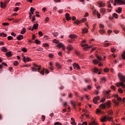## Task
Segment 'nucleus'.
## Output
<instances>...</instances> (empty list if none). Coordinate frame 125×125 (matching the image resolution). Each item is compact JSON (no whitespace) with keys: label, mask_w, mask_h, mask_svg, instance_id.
I'll list each match as a JSON object with an SVG mask.
<instances>
[{"label":"nucleus","mask_w":125,"mask_h":125,"mask_svg":"<svg viewBox=\"0 0 125 125\" xmlns=\"http://www.w3.org/2000/svg\"><path fill=\"white\" fill-rule=\"evenodd\" d=\"M118 78L119 80L121 81V82L117 83H116V86L119 87V86H122L123 88H125V77L124 76L122 73H118Z\"/></svg>","instance_id":"nucleus-1"},{"label":"nucleus","mask_w":125,"mask_h":125,"mask_svg":"<svg viewBox=\"0 0 125 125\" xmlns=\"http://www.w3.org/2000/svg\"><path fill=\"white\" fill-rule=\"evenodd\" d=\"M33 66L34 67L31 68V71H32V72H38V70L39 73H40V74L42 75V76L44 75V68H43V70L41 71L42 69L41 65H39L36 63H33Z\"/></svg>","instance_id":"nucleus-2"},{"label":"nucleus","mask_w":125,"mask_h":125,"mask_svg":"<svg viewBox=\"0 0 125 125\" xmlns=\"http://www.w3.org/2000/svg\"><path fill=\"white\" fill-rule=\"evenodd\" d=\"M106 121L112 122L113 121V117H109V116H105L101 120V122H106Z\"/></svg>","instance_id":"nucleus-3"},{"label":"nucleus","mask_w":125,"mask_h":125,"mask_svg":"<svg viewBox=\"0 0 125 125\" xmlns=\"http://www.w3.org/2000/svg\"><path fill=\"white\" fill-rule=\"evenodd\" d=\"M111 102L109 101L107 103H104V104H100L101 108H102L103 109H106V108H110L111 107Z\"/></svg>","instance_id":"nucleus-4"},{"label":"nucleus","mask_w":125,"mask_h":125,"mask_svg":"<svg viewBox=\"0 0 125 125\" xmlns=\"http://www.w3.org/2000/svg\"><path fill=\"white\" fill-rule=\"evenodd\" d=\"M86 21V19L83 18L82 19L81 21L79 20H76L74 21L75 24H77V25H79V24H81V23H83V22H85Z\"/></svg>","instance_id":"nucleus-5"},{"label":"nucleus","mask_w":125,"mask_h":125,"mask_svg":"<svg viewBox=\"0 0 125 125\" xmlns=\"http://www.w3.org/2000/svg\"><path fill=\"white\" fill-rule=\"evenodd\" d=\"M22 57H23V61L24 62V63H26L27 61H28V62H29V61H31V58L28 57H26L24 56H22Z\"/></svg>","instance_id":"nucleus-6"},{"label":"nucleus","mask_w":125,"mask_h":125,"mask_svg":"<svg viewBox=\"0 0 125 125\" xmlns=\"http://www.w3.org/2000/svg\"><path fill=\"white\" fill-rule=\"evenodd\" d=\"M100 99V97L99 96L97 97H95L94 99H93V102L94 103V104H97V101L99 100Z\"/></svg>","instance_id":"nucleus-7"},{"label":"nucleus","mask_w":125,"mask_h":125,"mask_svg":"<svg viewBox=\"0 0 125 125\" xmlns=\"http://www.w3.org/2000/svg\"><path fill=\"white\" fill-rule=\"evenodd\" d=\"M97 3L99 7H104V6H105V3L102 2V1L97 2Z\"/></svg>","instance_id":"nucleus-8"},{"label":"nucleus","mask_w":125,"mask_h":125,"mask_svg":"<svg viewBox=\"0 0 125 125\" xmlns=\"http://www.w3.org/2000/svg\"><path fill=\"white\" fill-rule=\"evenodd\" d=\"M57 46L58 47V48H60V47H62L63 50H65V46H64V45L62 44V43H59V44H58Z\"/></svg>","instance_id":"nucleus-9"},{"label":"nucleus","mask_w":125,"mask_h":125,"mask_svg":"<svg viewBox=\"0 0 125 125\" xmlns=\"http://www.w3.org/2000/svg\"><path fill=\"white\" fill-rule=\"evenodd\" d=\"M73 66L74 68H77V69H78V70H80V69H81V66H80L79 64H78L76 62H74L73 63Z\"/></svg>","instance_id":"nucleus-10"},{"label":"nucleus","mask_w":125,"mask_h":125,"mask_svg":"<svg viewBox=\"0 0 125 125\" xmlns=\"http://www.w3.org/2000/svg\"><path fill=\"white\" fill-rule=\"evenodd\" d=\"M84 42H85V40H83L82 41V42L81 43V46H82V47H86V46H88V44H84Z\"/></svg>","instance_id":"nucleus-11"},{"label":"nucleus","mask_w":125,"mask_h":125,"mask_svg":"<svg viewBox=\"0 0 125 125\" xmlns=\"http://www.w3.org/2000/svg\"><path fill=\"white\" fill-rule=\"evenodd\" d=\"M65 18L67 21H69V20H71V19H72V18L70 17V14L68 13H66Z\"/></svg>","instance_id":"nucleus-12"},{"label":"nucleus","mask_w":125,"mask_h":125,"mask_svg":"<svg viewBox=\"0 0 125 125\" xmlns=\"http://www.w3.org/2000/svg\"><path fill=\"white\" fill-rule=\"evenodd\" d=\"M6 4L7 3L5 2L4 3L2 2H0V7L1 8H5L6 7Z\"/></svg>","instance_id":"nucleus-13"},{"label":"nucleus","mask_w":125,"mask_h":125,"mask_svg":"<svg viewBox=\"0 0 125 125\" xmlns=\"http://www.w3.org/2000/svg\"><path fill=\"white\" fill-rule=\"evenodd\" d=\"M17 39L18 41H21V40H23L24 39V36L21 35H19L17 37Z\"/></svg>","instance_id":"nucleus-14"},{"label":"nucleus","mask_w":125,"mask_h":125,"mask_svg":"<svg viewBox=\"0 0 125 125\" xmlns=\"http://www.w3.org/2000/svg\"><path fill=\"white\" fill-rule=\"evenodd\" d=\"M67 49L68 51H71V50H73V46H72V45H68L67 46Z\"/></svg>","instance_id":"nucleus-15"},{"label":"nucleus","mask_w":125,"mask_h":125,"mask_svg":"<svg viewBox=\"0 0 125 125\" xmlns=\"http://www.w3.org/2000/svg\"><path fill=\"white\" fill-rule=\"evenodd\" d=\"M33 29L34 30H37L39 27V23H35L33 26Z\"/></svg>","instance_id":"nucleus-16"},{"label":"nucleus","mask_w":125,"mask_h":125,"mask_svg":"<svg viewBox=\"0 0 125 125\" xmlns=\"http://www.w3.org/2000/svg\"><path fill=\"white\" fill-rule=\"evenodd\" d=\"M6 56H7V57H11V56H12V54L11 53V52H6Z\"/></svg>","instance_id":"nucleus-17"},{"label":"nucleus","mask_w":125,"mask_h":125,"mask_svg":"<svg viewBox=\"0 0 125 125\" xmlns=\"http://www.w3.org/2000/svg\"><path fill=\"white\" fill-rule=\"evenodd\" d=\"M1 50L3 51V52H7V49L5 48V47L3 46L1 48Z\"/></svg>","instance_id":"nucleus-18"},{"label":"nucleus","mask_w":125,"mask_h":125,"mask_svg":"<svg viewBox=\"0 0 125 125\" xmlns=\"http://www.w3.org/2000/svg\"><path fill=\"white\" fill-rule=\"evenodd\" d=\"M88 30L87 28H84L83 29H82V33L83 34H86L87 33Z\"/></svg>","instance_id":"nucleus-19"},{"label":"nucleus","mask_w":125,"mask_h":125,"mask_svg":"<svg viewBox=\"0 0 125 125\" xmlns=\"http://www.w3.org/2000/svg\"><path fill=\"white\" fill-rule=\"evenodd\" d=\"M0 37H3V38H5V37H7V35L3 32L0 34Z\"/></svg>","instance_id":"nucleus-20"},{"label":"nucleus","mask_w":125,"mask_h":125,"mask_svg":"<svg viewBox=\"0 0 125 125\" xmlns=\"http://www.w3.org/2000/svg\"><path fill=\"white\" fill-rule=\"evenodd\" d=\"M116 12H117V13H120L121 12H122V8L121 7H118V9L116 10Z\"/></svg>","instance_id":"nucleus-21"},{"label":"nucleus","mask_w":125,"mask_h":125,"mask_svg":"<svg viewBox=\"0 0 125 125\" xmlns=\"http://www.w3.org/2000/svg\"><path fill=\"white\" fill-rule=\"evenodd\" d=\"M99 62V61L97 60H93V63H94V64L95 65H97V64H98V62Z\"/></svg>","instance_id":"nucleus-22"},{"label":"nucleus","mask_w":125,"mask_h":125,"mask_svg":"<svg viewBox=\"0 0 125 125\" xmlns=\"http://www.w3.org/2000/svg\"><path fill=\"white\" fill-rule=\"evenodd\" d=\"M25 33H26V28H23L21 32V35H24Z\"/></svg>","instance_id":"nucleus-23"},{"label":"nucleus","mask_w":125,"mask_h":125,"mask_svg":"<svg viewBox=\"0 0 125 125\" xmlns=\"http://www.w3.org/2000/svg\"><path fill=\"white\" fill-rule=\"evenodd\" d=\"M99 33L101 34V35H103V34H105V30L101 29L99 30Z\"/></svg>","instance_id":"nucleus-24"},{"label":"nucleus","mask_w":125,"mask_h":125,"mask_svg":"<svg viewBox=\"0 0 125 125\" xmlns=\"http://www.w3.org/2000/svg\"><path fill=\"white\" fill-rule=\"evenodd\" d=\"M113 17H114V18H115V19H118V14H117V13H114L113 14Z\"/></svg>","instance_id":"nucleus-25"},{"label":"nucleus","mask_w":125,"mask_h":125,"mask_svg":"<svg viewBox=\"0 0 125 125\" xmlns=\"http://www.w3.org/2000/svg\"><path fill=\"white\" fill-rule=\"evenodd\" d=\"M69 37L71 38L72 40H74V39H76L77 38L76 35H70Z\"/></svg>","instance_id":"nucleus-26"},{"label":"nucleus","mask_w":125,"mask_h":125,"mask_svg":"<svg viewBox=\"0 0 125 125\" xmlns=\"http://www.w3.org/2000/svg\"><path fill=\"white\" fill-rule=\"evenodd\" d=\"M71 104L73 106V108L75 109L76 108V103L73 102V101H71Z\"/></svg>","instance_id":"nucleus-27"},{"label":"nucleus","mask_w":125,"mask_h":125,"mask_svg":"<svg viewBox=\"0 0 125 125\" xmlns=\"http://www.w3.org/2000/svg\"><path fill=\"white\" fill-rule=\"evenodd\" d=\"M89 125H97V123H95V121L93 120V122L89 124Z\"/></svg>","instance_id":"nucleus-28"},{"label":"nucleus","mask_w":125,"mask_h":125,"mask_svg":"<svg viewBox=\"0 0 125 125\" xmlns=\"http://www.w3.org/2000/svg\"><path fill=\"white\" fill-rule=\"evenodd\" d=\"M113 102L115 104V105H116V106H118V105H119V103L117 102V101L113 100Z\"/></svg>","instance_id":"nucleus-29"},{"label":"nucleus","mask_w":125,"mask_h":125,"mask_svg":"<svg viewBox=\"0 0 125 125\" xmlns=\"http://www.w3.org/2000/svg\"><path fill=\"white\" fill-rule=\"evenodd\" d=\"M107 114L110 116H112L113 115V111L111 110H109L107 112Z\"/></svg>","instance_id":"nucleus-30"},{"label":"nucleus","mask_w":125,"mask_h":125,"mask_svg":"<svg viewBox=\"0 0 125 125\" xmlns=\"http://www.w3.org/2000/svg\"><path fill=\"white\" fill-rule=\"evenodd\" d=\"M122 58L123 59H124V60H125V51H123V53L122 55Z\"/></svg>","instance_id":"nucleus-31"},{"label":"nucleus","mask_w":125,"mask_h":125,"mask_svg":"<svg viewBox=\"0 0 125 125\" xmlns=\"http://www.w3.org/2000/svg\"><path fill=\"white\" fill-rule=\"evenodd\" d=\"M104 47H107V46H109V45H111V43H104Z\"/></svg>","instance_id":"nucleus-32"},{"label":"nucleus","mask_w":125,"mask_h":125,"mask_svg":"<svg viewBox=\"0 0 125 125\" xmlns=\"http://www.w3.org/2000/svg\"><path fill=\"white\" fill-rule=\"evenodd\" d=\"M91 47H92V46H90L88 47H85L84 48H83V50H87L88 48H91Z\"/></svg>","instance_id":"nucleus-33"},{"label":"nucleus","mask_w":125,"mask_h":125,"mask_svg":"<svg viewBox=\"0 0 125 125\" xmlns=\"http://www.w3.org/2000/svg\"><path fill=\"white\" fill-rule=\"evenodd\" d=\"M100 11H101V12H102L103 13H105L106 10L104 8H101L100 9Z\"/></svg>","instance_id":"nucleus-34"},{"label":"nucleus","mask_w":125,"mask_h":125,"mask_svg":"<svg viewBox=\"0 0 125 125\" xmlns=\"http://www.w3.org/2000/svg\"><path fill=\"white\" fill-rule=\"evenodd\" d=\"M19 62H18V61H15L14 62V66H18V65H19Z\"/></svg>","instance_id":"nucleus-35"},{"label":"nucleus","mask_w":125,"mask_h":125,"mask_svg":"<svg viewBox=\"0 0 125 125\" xmlns=\"http://www.w3.org/2000/svg\"><path fill=\"white\" fill-rule=\"evenodd\" d=\"M54 43H59V41L57 40L56 39H55L53 40Z\"/></svg>","instance_id":"nucleus-36"},{"label":"nucleus","mask_w":125,"mask_h":125,"mask_svg":"<svg viewBox=\"0 0 125 125\" xmlns=\"http://www.w3.org/2000/svg\"><path fill=\"white\" fill-rule=\"evenodd\" d=\"M98 71H99V70H98V69H97V68L95 67L94 68V73H97V72H98Z\"/></svg>","instance_id":"nucleus-37"},{"label":"nucleus","mask_w":125,"mask_h":125,"mask_svg":"<svg viewBox=\"0 0 125 125\" xmlns=\"http://www.w3.org/2000/svg\"><path fill=\"white\" fill-rule=\"evenodd\" d=\"M123 31H124V32H125V26H124L123 24H121L120 25Z\"/></svg>","instance_id":"nucleus-38"},{"label":"nucleus","mask_w":125,"mask_h":125,"mask_svg":"<svg viewBox=\"0 0 125 125\" xmlns=\"http://www.w3.org/2000/svg\"><path fill=\"white\" fill-rule=\"evenodd\" d=\"M35 43H36V44H40L41 43V42L40 41L38 40H35Z\"/></svg>","instance_id":"nucleus-39"},{"label":"nucleus","mask_w":125,"mask_h":125,"mask_svg":"<svg viewBox=\"0 0 125 125\" xmlns=\"http://www.w3.org/2000/svg\"><path fill=\"white\" fill-rule=\"evenodd\" d=\"M22 51H23V52H27V51H28L27 50V49H26V48H22L21 49Z\"/></svg>","instance_id":"nucleus-40"},{"label":"nucleus","mask_w":125,"mask_h":125,"mask_svg":"<svg viewBox=\"0 0 125 125\" xmlns=\"http://www.w3.org/2000/svg\"><path fill=\"white\" fill-rule=\"evenodd\" d=\"M52 35H54V37H57V36L59 35V34L58 32L52 33Z\"/></svg>","instance_id":"nucleus-41"},{"label":"nucleus","mask_w":125,"mask_h":125,"mask_svg":"<svg viewBox=\"0 0 125 125\" xmlns=\"http://www.w3.org/2000/svg\"><path fill=\"white\" fill-rule=\"evenodd\" d=\"M18 10H19V7H17L14 9V11H15V12H17Z\"/></svg>","instance_id":"nucleus-42"},{"label":"nucleus","mask_w":125,"mask_h":125,"mask_svg":"<svg viewBox=\"0 0 125 125\" xmlns=\"http://www.w3.org/2000/svg\"><path fill=\"white\" fill-rule=\"evenodd\" d=\"M99 28H100V29H104V25L102 24H100L99 25Z\"/></svg>","instance_id":"nucleus-43"},{"label":"nucleus","mask_w":125,"mask_h":125,"mask_svg":"<svg viewBox=\"0 0 125 125\" xmlns=\"http://www.w3.org/2000/svg\"><path fill=\"white\" fill-rule=\"evenodd\" d=\"M7 39H8V41H11V40H13V37H12L11 36H8L7 37Z\"/></svg>","instance_id":"nucleus-44"},{"label":"nucleus","mask_w":125,"mask_h":125,"mask_svg":"<svg viewBox=\"0 0 125 125\" xmlns=\"http://www.w3.org/2000/svg\"><path fill=\"white\" fill-rule=\"evenodd\" d=\"M43 46H45L46 47H48V46H49V45L48 44V43H45L43 44Z\"/></svg>","instance_id":"nucleus-45"},{"label":"nucleus","mask_w":125,"mask_h":125,"mask_svg":"<svg viewBox=\"0 0 125 125\" xmlns=\"http://www.w3.org/2000/svg\"><path fill=\"white\" fill-rule=\"evenodd\" d=\"M56 65L57 67H58V68H59H59L61 67V65L58 62H57Z\"/></svg>","instance_id":"nucleus-46"},{"label":"nucleus","mask_w":125,"mask_h":125,"mask_svg":"<svg viewBox=\"0 0 125 125\" xmlns=\"http://www.w3.org/2000/svg\"><path fill=\"white\" fill-rule=\"evenodd\" d=\"M105 100L106 99H105V98H103V99L101 100V102H102V103H104Z\"/></svg>","instance_id":"nucleus-47"},{"label":"nucleus","mask_w":125,"mask_h":125,"mask_svg":"<svg viewBox=\"0 0 125 125\" xmlns=\"http://www.w3.org/2000/svg\"><path fill=\"white\" fill-rule=\"evenodd\" d=\"M118 91H119V92H120V93H123V92H124V90H123L122 88H119V89H118Z\"/></svg>","instance_id":"nucleus-48"},{"label":"nucleus","mask_w":125,"mask_h":125,"mask_svg":"<svg viewBox=\"0 0 125 125\" xmlns=\"http://www.w3.org/2000/svg\"><path fill=\"white\" fill-rule=\"evenodd\" d=\"M3 26H8V25H9V23L8 22H4L2 24Z\"/></svg>","instance_id":"nucleus-49"},{"label":"nucleus","mask_w":125,"mask_h":125,"mask_svg":"<svg viewBox=\"0 0 125 125\" xmlns=\"http://www.w3.org/2000/svg\"><path fill=\"white\" fill-rule=\"evenodd\" d=\"M107 5H108V7H109L110 8H111V7H112V6H111V3H110L109 1L107 2Z\"/></svg>","instance_id":"nucleus-50"},{"label":"nucleus","mask_w":125,"mask_h":125,"mask_svg":"<svg viewBox=\"0 0 125 125\" xmlns=\"http://www.w3.org/2000/svg\"><path fill=\"white\" fill-rule=\"evenodd\" d=\"M30 12L35 11L36 10V9L34 8V7H31L30 8Z\"/></svg>","instance_id":"nucleus-51"},{"label":"nucleus","mask_w":125,"mask_h":125,"mask_svg":"<svg viewBox=\"0 0 125 125\" xmlns=\"http://www.w3.org/2000/svg\"><path fill=\"white\" fill-rule=\"evenodd\" d=\"M104 73H107V72L109 71V69L108 68H104Z\"/></svg>","instance_id":"nucleus-52"},{"label":"nucleus","mask_w":125,"mask_h":125,"mask_svg":"<svg viewBox=\"0 0 125 125\" xmlns=\"http://www.w3.org/2000/svg\"><path fill=\"white\" fill-rule=\"evenodd\" d=\"M55 125H62V124H61V123H60V122H56L54 124Z\"/></svg>","instance_id":"nucleus-53"},{"label":"nucleus","mask_w":125,"mask_h":125,"mask_svg":"<svg viewBox=\"0 0 125 125\" xmlns=\"http://www.w3.org/2000/svg\"><path fill=\"white\" fill-rule=\"evenodd\" d=\"M111 88H112V89H113V90H116V87L114 86V85H111Z\"/></svg>","instance_id":"nucleus-54"},{"label":"nucleus","mask_w":125,"mask_h":125,"mask_svg":"<svg viewBox=\"0 0 125 125\" xmlns=\"http://www.w3.org/2000/svg\"><path fill=\"white\" fill-rule=\"evenodd\" d=\"M35 16H33L32 17V22H34V21H36V18H35Z\"/></svg>","instance_id":"nucleus-55"},{"label":"nucleus","mask_w":125,"mask_h":125,"mask_svg":"<svg viewBox=\"0 0 125 125\" xmlns=\"http://www.w3.org/2000/svg\"><path fill=\"white\" fill-rule=\"evenodd\" d=\"M96 57L97 59H98V60H101V59H102V58L101 57H100L99 56H97Z\"/></svg>","instance_id":"nucleus-56"},{"label":"nucleus","mask_w":125,"mask_h":125,"mask_svg":"<svg viewBox=\"0 0 125 125\" xmlns=\"http://www.w3.org/2000/svg\"><path fill=\"white\" fill-rule=\"evenodd\" d=\"M39 36H41V37H42V36H43L42 32V31H39Z\"/></svg>","instance_id":"nucleus-57"},{"label":"nucleus","mask_w":125,"mask_h":125,"mask_svg":"<svg viewBox=\"0 0 125 125\" xmlns=\"http://www.w3.org/2000/svg\"><path fill=\"white\" fill-rule=\"evenodd\" d=\"M111 51L112 52H115V51H116V49L114 48H112L111 49Z\"/></svg>","instance_id":"nucleus-58"},{"label":"nucleus","mask_w":125,"mask_h":125,"mask_svg":"<svg viewBox=\"0 0 125 125\" xmlns=\"http://www.w3.org/2000/svg\"><path fill=\"white\" fill-rule=\"evenodd\" d=\"M97 14L98 18H99V19L100 18V16H101V15H100V13L97 12Z\"/></svg>","instance_id":"nucleus-59"},{"label":"nucleus","mask_w":125,"mask_h":125,"mask_svg":"<svg viewBox=\"0 0 125 125\" xmlns=\"http://www.w3.org/2000/svg\"><path fill=\"white\" fill-rule=\"evenodd\" d=\"M37 51H42V48H40L36 49Z\"/></svg>","instance_id":"nucleus-60"},{"label":"nucleus","mask_w":125,"mask_h":125,"mask_svg":"<svg viewBox=\"0 0 125 125\" xmlns=\"http://www.w3.org/2000/svg\"><path fill=\"white\" fill-rule=\"evenodd\" d=\"M112 32H113V31H112V30H108L107 31V33H108V35H110V34H111V33H112Z\"/></svg>","instance_id":"nucleus-61"},{"label":"nucleus","mask_w":125,"mask_h":125,"mask_svg":"<svg viewBox=\"0 0 125 125\" xmlns=\"http://www.w3.org/2000/svg\"><path fill=\"white\" fill-rule=\"evenodd\" d=\"M58 55H59V56H62V52L61 51L59 52Z\"/></svg>","instance_id":"nucleus-62"},{"label":"nucleus","mask_w":125,"mask_h":125,"mask_svg":"<svg viewBox=\"0 0 125 125\" xmlns=\"http://www.w3.org/2000/svg\"><path fill=\"white\" fill-rule=\"evenodd\" d=\"M117 100H118V101H122V98L118 97L117 98Z\"/></svg>","instance_id":"nucleus-63"},{"label":"nucleus","mask_w":125,"mask_h":125,"mask_svg":"<svg viewBox=\"0 0 125 125\" xmlns=\"http://www.w3.org/2000/svg\"><path fill=\"white\" fill-rule=\"evenodd\" d=\"M71 125H77V123H76L75 122V121H72V122H71Z\"/></svg>","instance_id":"nucleus-64"}]
</instances>
